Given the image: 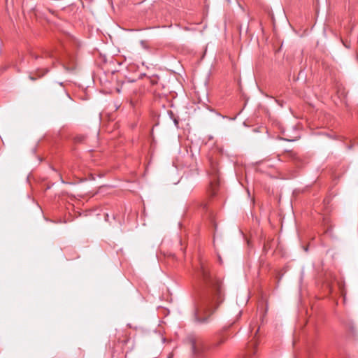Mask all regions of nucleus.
Segmentation results:
<instances>
[{"mask_svg":"<svg viewBox=\"0 0 358 358\" xmlns=\"http://www.w3.org/2000/svg\"><path fill=\"white\" fill-rule=\"evenodd\" d=\"M195 278L206 285L207 291L195 303L194 317L196 322L206 323L224 300L222 283L210 275L208 267L203 262H200L199 267L195 271Z\"/></svg>","mask_w":358,"mask_h":358,"instance_id":"f257e3e1","label":"nucleus"},{"mask_svg":"<svg viewBox=\"0 0 358 358\" xmlns=\"http://www.w3.org/2000/svg\"><path fill=\"white\" fill-rule=\"evenodd\" d=\"M225 341L226 338H221L214 344H208L201 336L194 334H189L185 338V343L189 348L192 358H209L210 351Z\"/></svg>","mask_w":358,"mask_h":358,"instance_id":"f03ea898","label":"nucleus"},{"mask_svg":"<svg viewBox=\"0 0 358 358\" xmlns=\"http://www.w3.org/2000/svg\"><path fill=\"white\" fill-rule=\"evenodd\" d=\"M250 348L251 349L248 350V352L246 355L247 357H250V356H252V355H254L255 353V344L254 343L251 344V346Z\"/></svg>","mask_w":358,"mask_h":358,"instance_id":"7ed1b4c3","label":"nucleus"},{"mask_svg":"<svg viewBox=\"0 0 358 358\" xmlns=\"http://www.w3.org/2000/svg\"><path fill=\"white\" fill-rule=\"evenodd\" d=\"M48 72V69H45V70L44 71V72H43L41 75H39L38 76H39V77H41V76H44L45 73H47Z\"/></svg>","mask_w":358,"mask_h":358,"instance_id":"20e7f679","label":"nucleus"},{"mask_svg":"<svg viewBox=\"0 0 358 358\" xmlns=\"http://www.w3.org/2000/svg\"><path fill=\"white\" fill-rule=\"evenodd\" d=\"M29 78L31 80H36V78L34 77L31 76H29Z\"/></svg>","mask_w":358,"mask_h":358,"instance_id":"39448f33","label":"nucleus"},{"mask_svg":"<svg viewBox=\"0 0 358 358\" xmlns=\"http://www.w3.org/2000/svg\"><path fill=\"white\" fill-rule=\"evenodd\" d=\"M343 45L347 48H349V45H348V44H345L343 41H342Z\"/></svg>","mask_w":358,"mask_h":358,"instance_id":"423d86ee","label":"nucleus"},{"mask_svg":"<svg viewBox=\"0 0 358 358\" xmlns=\"http://www.w3.org/2000/svg\"><path fill=\"white\" fill-rule=\"evenodd\" d=\"M108 219V214H106V217H105V220L107 221Z\"/></svg>","mask_w":358,"mask_h":358,"instance_id":"0eeeda50","label":"nucleus"},{"mask_svg":"<svg viewBox=\"0 0 358 358\" xmlns=\"http://www.w3.org/2000/svg\"><path fill=\"white\" fill-rule=\"evenodd\" d=\"M35 59H37L38 58V56L35 55H32Z\"/></svg>","mask_w":358,"mask_h":358,"instance_id":"6e6552de","label":"nucleus"},{"mask_svg":"<svg viewBox=\"0 0 358 358\" xmlns=\"http://www.w3.org/2000/svg\"><path fill=\"white\" fill-rule=\"evenodd\" d=\"M172 356H173V355H172V354H170V355H169L168 358H171V357H172Z\"/></svg>","mask_w":358,"mask_h":358,"instance_id":"1a4fd4ad","label":"nucleus"},{"mask_svg":"<svg viewBox=\"0 0 358 358\" xmlns=\"http://www.w3.org/2000/svg\"><path fill=\"white\" fill-rule=\"evenodd\" d=\"M60 86H63V83H59Z\"/></svg>","mask_w":358,"mask_h":358,"instance_id":"9d476101","label":"nucleus"},{"mask_svg":"<svg viewBox=\"0 0 358 358\" xmlns=\"http://www.w3.org/2000/svg\"><path fill=\"white\" fill-rule=\"evenodd\" d=\"M246 358H248V357H246Z\"/></svg>","mask_w":358,"mask_h":358,"instance_id":"9b49d317","label":"nucleus"},{"mask_svg":"<svg viewBox=\"0 0 358 358\" xmlns=\"http://www.w3.org/2000/svg\"><path fill=\"white\" fill-rule=\"evenodd\" d=\"M246 358H248V357H246Z\"/></svg>","mask_w":358,"mask_h":358,"instance_id":"f8f14e48","label":"nucleus"},{"mask_svg":"<svg viewBox=\"0 0 358 358\" xmlns=\"http://www.w3.org/2000/svg\"><path fill=\"white\" fill-rule=\"evenodd\" d=\"M246 358H248V357H246Z\"/></svg>","mask_w":358,"mask_h":358,"instance_id":"ddd939ff","label":"nucleus"}]
</instances>
